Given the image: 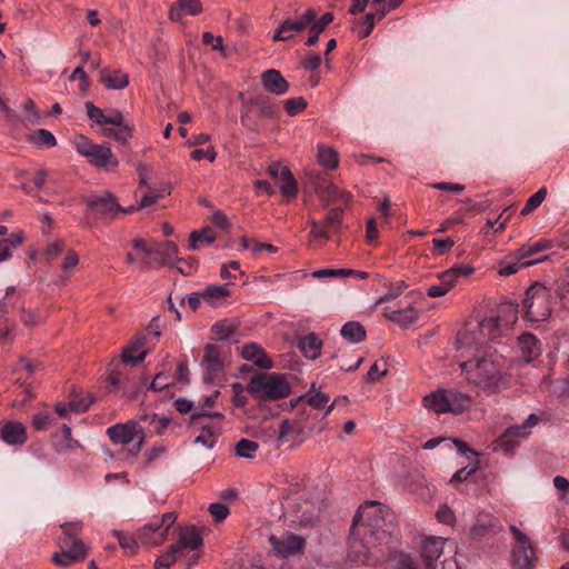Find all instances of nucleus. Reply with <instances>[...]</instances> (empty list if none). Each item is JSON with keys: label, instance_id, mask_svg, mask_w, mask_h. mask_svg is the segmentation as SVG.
<instances>
[{"label": "nucleus", "instance_id": "nucleus-1", "mask_svg": "<svg viewBox=\"0 0 569 569\" xmlns=\"http://www.w3.org/2000/svg\"><path fill=\"white\" fill-rule=\"evenodd\" d=\"M471 358L460 363L465 379L487 396L499 393L508 386L502 362L495 350L473 347Z\"/></svg>", "mask_w": 569, "mask_h": 569}, {"label": "nucleus", "instance_id": "nucleus-2", "mask_svg": "<svg viewBox=\"0 0 569 569\" xmlns=\"http://www.w3.org/2000/svg\"><path fill=\"white\" fill-rule=\"evenodd\" d=\"M352 525L355 535H363L369 545L388 543L397 532V521L393 511L378 502L366 501L356 512Z\"/></svg>", "mask_w": 569, "mask_h": 569}, {"label": "nucleus", "instance_id": "nucleus-3", "mask_svg": "<svg viewBox=\"0 0 569 569\" xmlns=\"http://www.w3.org/2000/svg\"><path fill=\"white\" fill-rule=\"evenodd\" d=\"M82 526V521L64 522L61 525L60 551L54 552L51 558L54 565L70 567L86 559L89 548L79 537Z\"/></svg>", "mask_w": 569, "mask_h": 569}, {"label": "nucleus", "instance_id": "nucleus-4", "mask_svg": "<svg viewBox=\"0 0 569 569\" xmlns=\"http://www.w3.org/2000/svg\"><path fill=\"white\" fill-rule=\"evenodd\" d=\"M248 392L259 401H276L291 393V386L282 373L254 375L247 387Z\"/></svg>", "mask_w": 569, "mask_h": 569}, {"label": "nucleus", "instance_id": "nucleus-5", "mask_svg": "<svg viewBox=\"0 0 569 569\" xmlns=\"http://www.w3.org/2000/svg\"><path fill=\"white\" fill-rule=\"evenodd\" d=\"M422 403L426 409L436 415H459L471 407L472 398L455 389H438L425 396Z\"/></svg>", "mask_w": 569, "mask_h": 569}, {"label": "nucleus", "instance_id": "nucleus-6", "mask_svg": "<svg viewBox=\"0 0 569 569\" xmlns=\"http://www.w3.org/2000/svg\"><path fill=\"white\" fill-rule=\"evenodd\" d=\"M500 317H487L472 328L468 326L458 333L460 349L482 348L487 340H495L500 336Z\"/></svg>", "mask_w": 569, "mask_h": 569}, {"label": "nucleus", "instance_id": "nucleus-7", "mask_svg": "<svg viewBox=\"0 0 569 569\" xmlns=\"http://www.w3.org/2000/svg\"><path fill=\"white\" fill-rule=\"evenodd\" d=\"M549 290L541 283H535L526 291L523 309L526 318L530 321H545L551 315L549 306Z\"/></svg>", "mask_w": 569, "mask_h": 569}, {"label": "nucleus", "instance_id": "nucleus-8", "mask_svg": "<svg viewBox=\"0 0 569 569\" xmlns=\"http://www.w3.org/2000/svg\"><path fill=\"white\" fill-rule=\"evenodd\" d=\"M107 433L116 445L127 446L137 439L136 443L128 449L131 456L138 455L144 443V430L139 422L133 420L111 426Z\"/></svg>", "mask_w": 569, "mask_h": 569}, {"label": "nucleus", "instance_id": "nucleus-9", "mask_svg": "<svg viewBox=\"0 0 569 569\" xmlns=\"http://www.w3.org/2000/svg\"><path fill=\"white\" fill-rule=\"evenodd\" d=\"M509 530L515 539V546L511 550L513 568L533 569L536 561V550L529 537L516 526H510Z\"/></svg>", "mask_w": 569, "mask_h": 569}, {"label": "nucleus", "instance_id": "nucleus-10", "mask_svg": "<svg viewBox=\"0 0 569 569\" xmlns=\"http://www.w3.org/2000/svg\"><path fill=\"white\" fill-rule=\"evenodd\" d=\"M87 210L99 218L114 220L120 214L121 206L109 191L91 194L86 199Z\"/></svg>", "mask_w": 569, "mask_h": 569}, {"label": "nucleus", "instance_id": "nucleus-11", "mask_svg": "<svg viewBox=\"0 0 569 569\" xmlns=\"http://www.w3.org/2000/svg\"><path fill=\"white\" fill-rule=\"evenodd\" d=\"M203 545V539L194 526L180 528L178 540L168 548L174 561L189 556V551H197Z\"/></svg>", "mask_w": 569, "mask_h": 569}, {"label": "nucleus", "instance_id": "nucleus-12", "mask_svg": "<svg viewBox=\"0 0 569 569\" xmlns=\"http://www.w3.org/2000/svg\"><path fill=\"white\" fill-rule=\"evenodd\" d=\"M446 548L449 553L455 552V546L447 539L438 537H427L423 539L420 550V557L426 569H432L441 557H446Z\"/></svg>", "mask_w": 569, "mask_h": 569}, {"label": "nucleus", "instance_id": "nucleus-13", "mask_svg": "<svg viewBox=\"0 0 569 569\" xmlns=\"http://www.w3.org/2000/svg\"><path fill=\"white\" fill-rule=\"evenodd\" d=\"M317 17V11L312 8H308L296 19L283 20L277 31L272 36L273 41H288L292 39L297 33L302 32L308 28L309 23L312 22L313 18Z\"/></svg>", "mask_w": 569, "mask_h": 569}, {"label": "nucleus", "instance_id": "nucleus-14", "mask_svg": "<svg viewBox=\"0 0 569 569\" xmlns=\"http://www.w3.org/2000/svg\"><path fill=\"white\" fill-rule=\"evenodd\" d=\"M502 530L503 526L497 517L487 512H480L470 529V537L476 541L489 540L502 532Z\"/></svg>", "mask_w": 569, "mask_h": 569}, {"label": "nucleus", "instance_id": "nucleus-15", "mask_svg": "<svg viewBox=\"0 0 569 569\" xmlns=\"http://www.w3.org/2000/svg\"><path fill=\"white\" fill-rule=\"evenodd\" d=\"M269 540L272 549L282 558L301 555L306 547L305 538L292 533H284L281 537L272 535Z\"/></svg>", "mask_w": 569, "mask_h": 569}, {"label": "nucleus", "instance_id": "nucleus-16", "mask_svg": "<svg viewBox=\"0 0 569 569\" xmlns=\"http://www.w3.org/2000/svg\"><path fill=\"white\" fill-rule=\"evenodd\" d=\"M348 556L352 562L367 563L369 561V551L378 545H369L363 535H355V527L351 526V532L348 540Z\"/></svg>", "mask_w": 569, "mask_h": 569}, {"label": "nucleus", "instance_id": "nucleus-17", "mask_svg": "<svg viewBox=\"0 0 569 569\" xmlns=\"http://www.w3.org/2000/svg\"><path fill=\"white\" fill-rule=\"evenodd\" d=\"M315 190L318 193L325 207H341L342 204H348L351 200V194L349 192L340 190L337 186L332 183H327L325 186L318 184L316 186Z\"/></svg>", "mask_w": 569, "mask_h": 569}, {"label": "nucleus", "instance_id": "nucleus-18", "mask_svg": "<svg viewBox=\"0 0 569 569\" xmlns=\"http://www.w3.org/2000/svg\"><path fill=\"white\" fill-rule=\"evenodd\" d=\"M178 246L172 241H164L153 250L152 267L168 266L173 268L174 263L182 261V258L178 257Z\"/></svg>", "mask_w": 569, "mask_h": 569}, {"label": "nucleus", "instance_id": "nucleus-19", "mask_svg": "<svg viewBox=\"0 0 569 569\" xmlns=\"http://www.w3.org/2000/svg\"><path fill=\"white\" fill-rule=\"evenodd\" d=\"M263 88L276 96H283L289 91L290 84L277 69H268L261 73Z\"/></svg>", "mask_w": 569, "mask_h": 569}, {"label": "nucleus", "instance_id": "nucleus-20", "mask_svg": "<svg viewBox=\"0 0 569 569\" xmlns=\"http://www.w3.org/2000/svg\"><path fill=\"white\" fill-rule=\"evenodd\" d=\"M87 158L91 164L107 170H114L119 164L112 150L104 144H97Z\"/></svg>", "mask_w": 569, "mask_h": 569}, {"label": "nucleus", "instance_id": "nucleus-21", "mask_svg": "<svg viewBox=\"0 0 569 569\" xmlns=\"http://www.w3.org/2000/svg\"><path fill=\"white\" fill-rule=\"evenodd\" d=\"M146 337L142 335L136 336L122 351V361L131 362L133 365L144 360L148 350L144 349Z\"/></svg>", "mask_w": 569, "mask_h": 569}, {"label": "nucleus", "instance_id": "nucleus-22", "mask_svg": "<svg viewBox=\"0 0 569 569\" xmlns=\"http://www.w3.org/2000/svg\"><path fill=\"white\" fill-rule=\"evenodd\" d=\"M241 356L244 360L251 361L261 369H271L273 362L268 358L264 350L257 343L250 342L242 347Z\"/></svg>", "mask_w": 569, "mask_h": 569}, {"label": "nucleus", "instance_id": "nucleus-23", "mask_svg": "<svg viewBox=\"0 0 569 569\" xmlns=\"http://www.w3.org/2000/svg\"><path fill=\"white\" fill-rule=\"evenodd\" d=\"M137 536L142 545L158 546L166 540L167 530L158 526V522H152L139 529Z\"/></svg>", "mask_w": 569, "mask_h": 569}, {"label": "nucleus", "instance_id": "nucleus-24", "mask_svg": "<svg viewBox=\"0 0 569 569\" xmlns=\"http://www.w3.org/2000/svg\"><path fill=\"white\" fill-rule=\"evenodd\" d=\"M202 11V4L199 0H178L169 11V18L172 21H181L184 16H197Z\"/></svg>", "mask_w": 569, "mask_h": 569}, {"label": "nucleus", "instance_id": "nucleus-25", "mask_svg": "<svg viewBox=\"0 0 569 569\" xmlns=\"http://www.w3.org/2000/svg\"><path fill=\"white\" fill-rule=\"evenodd\" d=\"M1 439L11 446L22 445L27 440L26 428L21 422L10 421L1 428Z\"/></svg>", "mask_w": 569, "mask_h": 569}, {"label": "nucleus", "instance_id": "nucleus-26", "mask_svg": "<svg viewBox=\"0 0 569 569\" xmlns=\"http://www.w3.org/2000/svg\"><path fill=\"white\" fill-rule=\"evenodd\" d=\"M111 128H103L102 133L106 137L113 138L121 144L128 143L132 137V126L124 121L123 114L120 111L119 123H110Z\"/></svg>", "mask_w": 569, "mask_h": 569}, {"label": "nucleus", "instance_id": "nucleus-27", "mask_svg": "<svg viewBox=\"0 0 569 569\" xmlns=\"http://www.w3.org/2000/svg\"><path fill=\"white\" fill-rule=\"evenodd\" d=\"M100 80L109 90H122L129 84V76L122 70L102 69L100 72Z\"/></svg>", "mask_w": 569, "mask_h": 569}, {"label": "nucleus", "instance_id": "nucleus-28", "mask_svg": "<svg viewBox=\"0 0 569 569\" xmlns=\"http://www.w3.org/2000/svg\"><path fill=\"white\" fill-rule=\"evenodd\" d=\"M87 114L90 120L94 121L96 123L102 126V124H110V123H119L120 120V111L117 109L110 110L109 114H104L103 110L96 107L91 101H87L84 103Z\"/></svg>", "mask_w": 569, "mask_h": 569}, {"label": "nucleus", "instance_id": "nucleus-29", "mask_svg": "<svg viewBox=\"0 0 569 569\" xmlns=\"http://www.w3.org/2000/svg\"><path fill=\"white\" fill-rule=\"evenodd\" d=\"M383 315L388 320L399 325L402 328H406L418 320V311L412 307H407L399 310H391L386 308Z\"/></svg>", "mask_w": 569, "mask_h": 569}, {"label": "nucleus", "instance_id": "nucleus-30", "mask_svg": "<svg viewBox=\"0 0 569 569\" xmlns=\"http://www.w3.org/2000/svg\"><path fill=\"white\" fill-rule=\"evenodd\" d=\"M298 347L306 358L313 360L320 355L322 341L315 332H310L299 339Z\"/></svg>", "mask_w": 569, "mask_h": 569}, {"label": "nucleus", "instance_id": "nucleus-31", "mask_svg": "<svg viewBox=\"0 0 569 569\" xmlns=\"http://www.w3.org/2000/svg\"><path fill=\"white\" fill-rule=\"evenodd\" d=\"M201 366L209 372H220L223 370V363L217 346H206Z\"/></svg>", "mask_w": 569, "mask_h": 569}, {"label": "nucleus", "instance_id": "nucleus-32", "mask_svg": "<svg viewBox=\"0 0 569 569\" xmlns=\"http://www.w3.org/2000/svg\"><path fill=\"white\" fill-rule=\"evenodd\" d=\"M341 336L352 343H359L366 339V329L358 321L345 323L340 330Z\"/></svg>", "mask_w": 569, "mask_h": 569}, {"label": "nucleus", "instance_id": "nucleus-33", "mask_svg": "<svg viewBox=\"0 0 569 569\" xmlns=\"http://www.w3.org/2000/svg\"><path fill=\"white\" fill-rule=\"evenodd\" d=\"M229 284H220V283H213L208 286L202 292L201 297L202 299L210 303L211 306H216V303L226 297L230 296V291L228 289Z\"/></svg>", "mask_w": 569, "mask_h": 569}, {"label": "nucleus", "instance_id": "nucleus-34", "mask_svg": "<svg viewBox=\"0 0 569 569\" xmlns=\"http://www.w3.org/2000/svg\"><path fill=\"white\" fill-rule=\"evenodd\" d=\"M519 345L526 361H531L540 353L537 338L531 333H523L519 337Z\"/></svg>", "mask_w": 569, "mask_h": 569}, {"label": "nucleus", "instance_id": "nucleus-35", "mask_svg": "<svg viewBox=\"0 0 569 569\" xmlns=\"http://www.w3.org/2000/svg\"><path fill=\"white\" fill-rule=\"evenodd\" d=\"M315 389V385H312L311 390L300 397H298L295 401H291L292 407L296 406L299 401H306L309 406L315 409H322L327 407L330 401V397L321 391H317L311 395V391Z\"/></svg>", "mask_w": 569, "mask_h": 569}, {"label": "nucleus", "instance_id": "nucleus-36", "mask_svg": "<svg viewBox=\"0 0 569 569\" xmlns=\"http://www.w3.org/2000/svg\"><path fill=\"white\" fill-rule=\"evenodd\" d=\"M28 140L37 148H52L57 144L56 137L47 129H37L30 132Z\"/></svg>", "mask_w": 569, "mask_h": 569}, {"label": "nucleus", "instance_id": "nucleus-37", "mask_svg": "<svg viewBox=\"0 0 569 569\" xmlns=\"http://www.w3.org/2000/svg\"><path fill=\"white\" fill-rule=\"evenodd\" d=\"M317 157H318L319 163L328 170H333L338 167L339 157H338V152L333 148H330V147L327 148L321 144L318 146Z\"/></svg>", "mask_w": 569, "mask_h": 569}, {"label": "nucleus", "instance_id": "nucleus-38", "mask_svg": "<svg viewBox=\"0 0 569 569\" xmlns=\"http://www.w3.org/2000/svg\"><path fill=\"white\" fill-rule=\"evenodd\" d=\"M214 231L210 228L192 231L190 233V249L198 250L204 244H210L214 241Z\"/></svg>", "mask_w": 569, "mask_h": 569}, {"label": "nucleus", "instance_id": "nucleus-39", "mask_svg": "<svg viewBox=\"0 0 569 569\" xmlns=\"http://www.w3.org/2000/svg\"><path fill=\"white\" fill-rule=\"evenodd\" d=\"M551 248V242L549 240H539L529 246H522L516 251V258L518 261L535 256L538 252L545 251Z\"/></svg>", "mask_w": 569, "mask_h": 569}, {"label": "nucleus", "instance_id": "nucleus-40", "mask_svg": "<svg viewBox=\"0 0 569 569\" xmlns=\"http://www.w3.org/2000/svg\"><path fill=\"white\" fill-rule=\"evenodd\" d=\"M279 187L284 197L295 198L298 193L297 181L290 170H284L279 179Z\"/></svg>", "mask_w": 569, "mask_h": 569}, {"label": "nucleus", "instance_id": "nucleus-41", "mask_svg": "<svg viewBox=\"0 0 569 569\" xmlns=\"http://www.w3.org/2000/svg\"><path fill=\"white\" fill-rule=\"evenodd\" d=\"M258 448V442L243 438L236 443L234 451L238 457L252 459Z\"/></svg>", "mask_w": 569, "mask_h": 569}, {"label": "nucleus", "instance_id": "nucleus-42", "mask_svg": "<svg viewBox=\"0 0 569 569\" xmlns=\"http://www.w3.org/2000/svg\"><path fill=\"white\" fill-rule=\"evenodd\" d=\"M212 332L218 340H229L236 332V326L229 320H221L212 326Z\"/></svg>", "mask_w": 569, "mask_h": 569}, {"label": "nucleus", "instance_id": "nucleus-43", "mask_svg": "<svg viewBox=\"0 0 569 569\" xmlns=\"http://www.w3.org/2000/svg\"><path fill=\"white\" fill-rule=\"evenodd\" d=\"M94 399L89 393H76L72 399L69 401V409L77 413H81L87 411L90 406L93 403Z\"/></svg>", "mask_w": 569, "mask_h": 569}, {"label": "nucleus", "instance_id": "nucleus-44", "mask_svg": "<svg viewBox=\"0 0 569 569\" xmlns=\"http://www.w3.org/2000/svg\"><path fill=\"white\" fill-rule=\"evenodd\" d=\"M112 535L118 539L122 549L129 550L131 553L137 552L140 542L138 536L134 537L120 530H113Z\"/></svg>", "mask_w": 569, "mask_h": 569}, {"label": "nucleus", "instance_id": "nucleus-45", "mask_svg": "<svg viewBox=\"0 0 569 569\" xmlns=\"http://www.w3.org/2000/svg\"><path fill=\"white\" fill-rule=\"evenodd\" d=\"M547 193V188L542 187L532 196H530L525 207L521 209V214L527 216L536 210L545 201Z\"/></svg>", "mask_w": 569, "mask_h": 569}, {"label": "nucleus", "instance_id": "nucleus-46", "mask_svg": "<svg viewBox=\"0 0 569 569\" xmlns=\"http://www.w3.org/2000/svg\"><path fill=\"white\" fill-rule=\"evenodd\" d=\"M530 435V431L527 429V427L522 423L521 426H511L509 427L502 437L500 438V442L502 447H506V449H510L513 445H509V438L510 437H519L525 438Z\"/></svg>", "mask_w": 569, "mask_h": 569}, {"label": "nucleus", "instance_id": "nucleus-47", "mask_svg": "<svg viewBox=\"0 0 569 569\" xmlns=\"http://www.w3.org/2000/svg\"><path fill=\"white\" fill-rule=\"evenodd\" d=\"M343 220V208L338 206L333 207L328 211V213L325 217V222L328 228L332 230V232H336L339 230L341 223Z\"/></svg>", "mask_w": 569, "mask_h": 569}, {"label": "nucleus", "instance_id": "nucleus-48", "mask_svg": "<svg viewBox=\"0 0 569 569\" xmlns=\"http://www.w3.org/2000/svg\"><path fill=\"white\" fill-rule=\"evenodd\" d=\"M63 441L57 446L59 452H69L80 447L78 440L71 437V428L68 425H62Z\"/></svg>", "mask_w": 569, "mask_h": 569}, {"label": "nucleus", "instance_id": "nucleus-49", "mask_svg": "<svg viewBox=\"0 0 569 569\" xmlns=\"http://www.w3.org/2000/svg\"><path fill=\"white\" fill-rule=\"evenodd\" d=\"M545 260H547V257L538 258V259H535V260H531V261H527V262H521V263H519V262L503 263L502 262L500 264L499 274L503 276V277H508V276H511V274H515L516 272H518V270L520 268L529 267V266L539 263V262L545 261Z\"/></svg>", "mask_w": 569, "mask_h": 569}, {"label": "nucleus", "instance_id": "nucleus-50", "mask_svg": "<svg viewBox=\"0 0 569 569\" xmlns=\"http://www.w3.org/2000/svg\"><path fill=\"white\" fill-rule=\"evenodd\" d=\"M309 223L311 227L310 236L313 239L329 240L330 232H332V230L326 226L325 221L320 222L318 220L310 219Z\"/></svg>", "mask_w": 569, "mask_h": 569}, {"label": "nucleus", "instance_id": "nucleus-51", "mask_svg": "<svg viewBox=\"0 0 569 569\" xmlns=\"http://www.w3.org/2000/svg\"><path fill=\"white\" fill-rule=\"evenodd\" d=\"M148 418H152V422H153L152 430L158 435H162L164 432V430L171 423V419L169 417H166V416L159 417L156 413L142 415L140 417V420H148Z\"/></svg>", "mask_w": 569, "mask_h": 569}, {"label": "nucleus", "instance_id": "nucleus-52", "mask_svg": "<svg viewBox=\"0 0 569 569\" xmlns=\"http://www.w3.org/2000/svg\"><path fill=\"white\" fill-rule=\"evenodd\" d=\"M132 247L134 250H137L141 254L142 261L147 266H149V267L153 266V261H152L153 250H151L147 247L144 240H142L140 238L133 239Z\"/></svg>", "mask_w": 569, "mask_h": 569}, {"label": "nucleus", "instance_id": "nucleus-53", "mask_svg": "<svg viewBox=\"0 0 569 569\" xmlns=\"http://www.w3.org/2000/svg\"><path fill=\"white\" fill-rule=\"evenodd\" d=\"M307 100L302 97L290 98L284 101V109L289 116H296L307 108Z\"/></svg>", "mask_w": 569, "mask_h": 569}, {"label": "nucleus", "instance_id": "nucleus-54", "mask_svg": "<svg viewBox=\"0 0 569 569\" xmlns=\"http://www.w3.org/2000/svg\"><path fill=\"white\" fill-rule=\"evenodd\" d=\"M352 269H320L312 273V276L317 279L325 278H341L351 276Z\"/></svg>", "mask_w": 569, "mask_h": 569}, {"label": "nucleus", "instance_id": "nucleus-55", "mask_svg": "<svg viewBox=\"0 0 569 569\" xmlns=\"http://www.w3.org/2000/svg\"><path fill=\"white\" fill-rule=\"evenodd\" d=\"M391 569H417L409 555L400 553L391 560Z\"/></svg>", "mask_w": 569, "mask_h": 569}, {"label": "nucleus", "instance_id": "nucleus-56", "mask_svg": "<svg viewBox=\"0 0 569 569\" xmlns=\"http://www.w3.org/2000/svg\"><path fill=\"white\" fill-rule=\"evenodd\" d=\"M322 62V58L319 53L309 52L301 61L303 69L315 72Z\"/></svg>", "mask_w": 569, "mask_h": 569}, {"label": "nucleus", "instance_id": "nucleus-57", "mask_svg": "<svg viewBox=\"0 0 569 569\" xmlns=\"http://www.w3.org/2000/svg\"><path fill=\"white\" fill-rule=\"evenodd\" d=\"M74 144L77 151L83 157H88L89 152L93 150V148L97 146V143H93L90 139H88L84 136L77 137Z\"/></svg>", "mask_w": 569, "mask_h": 569}, {"label": "nucleus", "instance_id": "nucleus-58", "mask_svg": "<svg viewBox=\"0 0 569 569\" xmlns=\"http://www.w3.org/2000/svg\"><path fill=\"white\" fill-rule=\"evenodd\" d=\"M407 283L405 281H397L392 283L390 290L388 293H386L383 297H381L377 303H382L385 301H389L392 299H396L398 296H400L405 289H407Z\"/></svg>", "mask_w": 569, "mask_h": 569}, {"label": "nucleus", "instance_id": "nucleus-59", "mask_svg": "<svg viewBox=\"0 0 569 569\" xmlns=\"http://www.w3.org/2000/svg\"><path fill=\"white\" fill-rule=\"evenodd\" d=\"M211 517L216 522H221L229 515V509L226 505L222 503H211L208 508Z\"/></svg>", "mask_w": 569, "mask_h": 569}, {"label": "nucleus", "instance_id": "nucleus-60", "mask_svg": "<svg viewBox=\"0 0 569 569\" xmlns=\"http://www.w3.org/2000/svg\"><path fill=\"white\" fill-rule=\"evenodd\" d=\"M22 108L24 112L27 113V120L31 122L32 124H38L40 122V114L37 111L36 103L31 99H27Z\"/></svg>", "mask_w": 569, "mask_h": 569}, {"label": "nucleus", "instance_id": "nucleus-61", "mask_svg": "<svg viewBox=\"0 0 569 569\" xmlns=\"http://www.w3.org/2000/svg\"><path fill=\"white\" fill-rule=\"evenodd\" d=\"M161 197H162V193L160 191L150 190L142 194L139 203L137 204V209H144V208L151 207Z\"/></svg>", "mask_w": 569, "mask_h": 569}, {"label": "nucleus", "instance_id": "nucleus-62", "mask_svg": "<svg viewBox=\"0 0 569 569\" xmlns=\"http://www.w3.org/2000/svg\"><path fill=\"white\" fill-rule=\"evenodd\" d=\"M201 428H202V433L199 435L194 439V442L196 443H201L202 446H204L207 448H212L213 445H214L212 429L209 426H207V425H203Z\"/></svg>", "mask_w": 569, "mask_h": 569}, {"label": "nucleus", "instance_id": "nucleus-63", "mask_svg": "<svg viewBox=\"0 0 569 569\" xmlns=\"http://www.w3.org/2000/svg\"><path fill=\"white\" fill-rule=\"evenodd\" d=\"M202 41L203 43L211 46L213 50L224 51L223 40L220 36H214L207 31L202 33Z\"/></svg>", "mask_w": 569, "mask_h": 569}, {"label": "nucleus", "instance_id": "nucleus-64", "mask_svg": "<svg viewBox=\"0 0 569 569\" xmlns=\"http://www.w3.org/2000/svg\"><path fill=\"white\" fill-rule=\"evenodd\" d=\"M308 28L310 29V36L308 37L306 44L311 47L315 46L318 40L319 36L326 30L322 28V26L318 24L316 22V18H313L312 22L309 23Z\"/></svg>", "mask_w": 569, "mask_h": 569}]
</instances>
